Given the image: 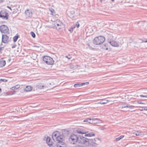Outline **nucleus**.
Instances as JSON below:
<instances>
[{
    "mask_svg": "<svg viewBox=\"0 0 147 147\" xmlns=\"http://www.w3.org/2000/svg\"><path fill=\"white\" fill-rule=\"evenodd\" d=\"M52 137L55 140H56L59 143V145H61L62 142H64L65 137L63 134L60 133L58 131L54 132L52 134Z\"/></svg>",
    "mask_w": 147,
    "mask_h": 147,
    "instance_id": "1",
    "label": "nucleus"
},
{
    "mask_svg": "<svg viewBox=\"0 0 147 147\" xmlns=\"http://www.w3.org/2000/svg\"><path fill=\"white\" fill-rule=\"evenodd\" d=\"M76 132L78 134H85V137H91L95 136L94 132H88V131L83 128L78 129L76 130Z\"/></svg>",
    "mask_w": 147,
    "mask_h": 147,
    "instance_id": "2",
    "label": "nucleus"
},
{
    "mask_svg": "<svg viewBox=\"0 0 147 147\" xmlns=\"http://www.w3.org/2000/svg\"><path fill=\"white\" fill-rule=\"evenodd\" d=\"M105 40V38L102 36H99L96 37L93 40L94 44L99 45L102 43Z\"/></svg>",
    "mask_w": 147,
    "mask_h": 147,
    "instance_id": "3",
    "label": "nucleus"
},
{
    "mask_svg": "<svg viewBox=\"0 0 147 147\" xmlns=\"http://www.w3.org/2000/svg\"><path fill=\"white\" fill-rule=\"evenodd\" d=\"M43 59L44 61L48 65H52L54 64V61L53 58L48 56H44Z\"/></svg>",
    "mask_w": 147,
    "mask_h": 147,
    "instance_id": "4",
    "label": "nucleus"
},
{
    "mask_svg": "<svg viewBox=\"0 0 147 147\" xmlns=\"http://www.w3.org/2000/svg\"><path fill=\"white\" fill-rule=\"evenodd\" d=\"M78 137L75 135H71L69 139V142L71 144H75L78 142Z\"/></svg>",
    "mask_w": 147,
    "mask_h": 147,
    "instance_id": "5",
    "label": "nucleus"
},
{
    "mask_svg": "<svg viewBox=\"0 0 147 147\" xmlns=\"http://www.w3.org/2000/svg\"><path fill=\"white\" fill-rule=\"evenodd\" d=\"M0 31L3 33L7 34L9 33V31L8 27L6 25H2L0 26Z\"/></svg>",
    "mask_w": 147,
    "mask_h": 147,
    "instance_id": "6",
    "label": "nucleus"
},
{
    "mask_svg": "<svg viewBox=\"0 0 147 147\" xmlns=\"http://www.w3.org/2000/svg\"><path fill=\"white\" fill-rule=\"evenodd\" d=\"M89 139L84 137L80 136L78 137V143L81 144H86L88 145Z\"/></svg>",
    "mask_w": 147,
    "mask_h": 147,
    "instance_id": "7",
    "label": "nucleus"
},
{
    "mask_svg": "<svg viewBox=\"0 0 147 147\" xmlns=\"http://www.w3.org/2000/svg\"><path fill=\"white\" fill-rule=\"evenodd\" d=\"M54 24L55 28L58 30L61 28L63 25L62 23L58 20H57L56 21L54 22Z\"/></svg>",
    "mask_w": 147,
    "mask_h": 147,
    "instance_id": "8",
    "label": "nucleus"
},
{
    "mask_svg": "<svg viewBox=\"0 0 147 147\" xmlns=\"http://www.w3.org/2000/svg\"><path fill=\"white\" fill-rule=\"evenodd\" d=\"M0 17L3 19L7 20L8 19V13L6 12H0Z\"/></svg>",
    "mask_w": 147,
    "mask_h": 147,
    "instance_id": "9",
    "label": "nucleus"
},
{
    "mask_svg": "<svg viewBox=\"0 0 147 147\" xmlns=\"http://www.w3.org/2000/svg\"><path fill=\"white\" fill-rule=\"evenodd\" d=\"M9 37L6 35L3 34L2 38V42L3 43H6L8 42Z\"/></svg>",
    "mask_w": 147,
    "mask_h": 147,
    "instance_id": "10",
    "label": "nucleus"
},
{
    "mask_svg": "<svg viewBox=\"0 0 147 147\" xmlns=\"http://www.w3.org/2000/svg\"><path fill=\"white\" fill-rule=\"evenodd\" d=\"M96 141L95 139H89L88 142V145L90 144L91 145L95 146L96 145H97L96 143Z\"/></svg>",
    "mask_w": 147,
    "mask_h": 147,
    "instance_id": "11",
    "label": "nucleus"
},
{
    "mask_svg": "<svg viewBox=\"0 0 147 147\" xmlns=\"http://www.w3.org/2000/svg\"><path fill=\"white\" fill-rule=\"evenodd\" d=\"M44 86L41 83H39L35 86L36 90H38L44 89Z\"/></svg>",
    "mask_w": 147,
    "mask_h": 147,
    "instance_id": "12",
    "label": "nucleus"
},
{
    "mask_svg": "<svg viewBox=\"0 0 147 147\" xmlns=\"http://www.w3.org/2000/svg\"><path fill=\"white\" fill-rule=\"evenodd\" d=\"M25 13L26 16L28 17H31L33 14L32 10L29 9L26 10Z\"/></svg>",
    "mask_w": 147,
    "mask_h": 147,
    "instance_id": "13",
    "label": "nucleus"
},
{
    "mask_svg": "<svg viewBox=\"0 0 147 147\" xmlns=\"http://www.w3.org/2000/svg\"><path fill=\"white\" fill-rule=\"evenodd\" d=\"M109 43L112 46L116 47H118L119 46V44L115 41L112 40L109 42Z\"/></svg>",
    "mask_w": 147,
    "mask_h": 147,
    "instance_id": "14",
    "label": "nucleus"
},
{
    "mask_svg": "<svg viewBox=\"0 0 147 147\" xmlns=\"http://www.w3.org/2000/svg\"><path fill=\"white\" fill-rule=\"evenodd\" d=\"M93 124H96L100 123L102 122V121L101 120H99L97 118H93Z\"/></svg>",
    "mask_w": 147,
    "mask_h": 147,
    "instance_id": "15",
    "label": "nucleus"
},
{
    "mask_svg": "<svg viewBox=\"0 0 147 147\" xmlns=\"http://www.w3.org/2000/svg\"><path fill=\"white\" fill-rule=\"evenodd\" d=\"M51 138L47 136L46 138V142L47 144L49 146L52 145V142L50 141Z\"/></svg>",
    "mask_w": 147,
    "mask_h": 147,
    "instance_id": "16",
    "label": "nucleus"
},
{
    "mask_svg": "<svg viewBox=\"0 0 147 147\" xmlns=\"http://www.w3.org/2000/svg\"><path fill=\"white\" fill-rule=\"evenodd\" d=\"M32 87L30 86H27L24 89V90L26 92L30 91L32 90Z\"/></svg>",
    "mask_w": 147,
    "mask_h": 147,
    "instance_id": "17",
    "label": "nucleus"
},
{
    "mask_svg": "<svg viewBox=\"0 0 147 147\" xmlns=\"http://www.w3.org/2000/svg\"><path fill=\"white\" fill-rule=\"evenodd\" d=\"M61 145H59V143H56V146L57 147H66V144L64 143V142H62Z\"/></svg>",
    "mask_w": 147,
    "mask_h": 147,
    "instance_id": "18",
    "label": "nucleus"
},
{
    "mask_svg": "<svg viewBox=\"0 0 147 147\" xmlns=\"http://www.w3.org/2000/svg\"><path fill=\"white\" fill-rule=\"evenodd\" d=\"M6 64V62L5 60H1L0 61V67H4Z\"/></svg>",
    "mask_w": 147,
    "mask_h": 147,
    "instance_id": "19",
    "label": "nucleus"
},
{
    "mask_svg": "<svg viewBox=\"0 0 147 147\" xmlns=\"http://www.w3.org/2000/svg\"><path fill=\"white\" fill-rule=\"evenodd\" d=\"M101 100V103H102V104H106L109 101L108 100H106L105 99H102Z\"/></svg>",
    "mask_w": 147,
    "mask_h": 147,
    "instance_id": "20",
    "label": "nucleus"
},
{
    "mask_svg": "<svg viewBox=\"0 0 147 147\" xmlns=\"http://www.w3.org/2000/svg\"><path fill=\"white\" fill-rule=\"evenodd\" d=\"M19 36L18 35L16 36H14L13 38V40L14 42H16Z\"/></svg>",
    "mask_w": 147,
    "mask_h": 147,
    "instance_id": "21",
    "label": "nucleus"
},
{
    "mask_svg": "<svg viewBox=\"0 0 147 147\" xmlns=\"http://www.w3.org/2000/svg\"><path fill=\"white\" fill-rule=\"evenodd\" d=\"M124 136L123 135L121 136H120L116 138L115 139V141H118L119 140L121 139L122 138L124 137Z\"/></svg>",
    "mask_w": 147,
    "mask_h": 147,
    "instance_id": "22",
    "label": "nucleus"
},
{
    "mask_svg": "<svg viewBox=\"0 0 147 147\" xmlns=\"http://www.w3.org/2000/svg\"><path fill=\"white\" fill-rule=\"evenodd\" d=\"M81 86L80 84H75L74 85V87L75 88H79Z\"/></svg>",
    "mask_w": 147,
    "mask_h": 147,
    "instance_id": "23",
    "label": "nucleus"
},
{
    "mask_svg": "<svg viewBox=\"0 0 147 147\" xmlns=\"http://www.w3.org/2000/svg\"><path fill=\"white\" fill-rule=\"evenodd\" d=\"M88 123L91 124H93V123H92V122H93V118L90 119L89 118H88Z\"/></svg>",
    "mask_w": 147,
    "mask_h": 147,
    "instance_id": "24",
    "label": "nucleus"
},
{
    "mask_svg": "<svg viewBox=\"0 0 147 147\" xmlns=\"http://www.w3.org/2000/svg\"><path fill=\"white\" fill-rule=\"evenodd\" d=\"M102 48L103 49H106V50H107L108 49V48L107 47V45H104L102 46Z\"/></svg>",
    "mask_w": 147,
    "mask_h": 147,
    "instance_id": "25",
    "label": "nucleus"
},
{
    "mask_svg": "<svg viewBox=\"0 0 147 147\" xmlns=\"http://www.w3.org/2000/svg\"><path fill=\"white\" fill-rule=\"evenodd\" d=\"M30 34L33 38H34L35 37L36 35L35 34L34 32L32 31L30 33Z\"/></svg>",
    "mask_w": 147,
    "mask_h": 147,
    "instance_id": "26",
    "label": "nucleus"
},
{
    "mask_svg": "<svg viewBox=\"0 0 147 147\" xmlns=\"http://www.w3.org/2000/svg\"><path fill=\"white\" fill-rule=\"evenodd\" d=\"M134 107H135V106H132V105H129V104L128 105V107L127 108H129L131 109H132L134 108Z\"/></svg>",
    "mask_w": 147,
    "mask_h": 147,
    "instance_id": "27",
    "label": "nucleus"
},
{
    "mask_svg": "<svg viewBox=\"0 0 147 147\" xmlns=\"http://www.w3.org/2000/svg\"><path fill=\"white\" fill-rule=\"evenodd\" d=\"M134 134L136 136H139L140 135V133L138 131H135L134 133Z\"/></svg>",
    "mask_w": 147,
    "mask_h": 147,
    "instance_id": "28",
    "label": "nucleus"
},
{
    "mask_svg": "<svg viewBox=\"0 0 147 147\" xmlns=\"http://www.w3.org/2000/svg\"><path fill=\"white\" fill-rule=\"evenodd\" d=\"M89 84L88 82H87L85 83H83L80 84V85H81V86L84 85H87Z\"/></svg>",
    "mask_w": 147,
    "mask_h": 147,
    "instance_id": "29",
    "label": "nucleus"
},
{
    "mask_svg": "<svg viewBox=\"0 0 147 147\" xmlns=\"http://www.w3.org/2000/svg\"><path fill=\"white\" fill-rule=\"evenodd\" d=\"M128 105V104H124V105H123L121 107V108H126V107L127 108Z\"/></svg>",
    "mask_w": 147,
    "mask_h": 147,
    "instance_id": "30",
    "label": "nucleus"
},
{
    "mask_svg": "<svg viewBox=\"0 0 147 147\" xmlns=\"http://www.w3.org/2000/svg\"><path fill=\"white\" fill-rule=\"evenodd\" d=\"M74 26L77 27V28H78L79 26V24L78 22H77L76 24Z\"/></svg>",
    "mask_w": 147,
    "mask_h": 147,
    "instance_id": "31",
    "label": "nucleus"
},
{
    "mask_svg": "<svg viewBox=\"0 0 147 147\" xmlns=\"http://www.w3.org/2000/svg\"><path fill=\"white\" fill-rule=\"evenodd\" d=\"M142 24V26H144V25H146V23L145 22H143L142 21V22H140L139 23V24Z\"/></svg>",
    "mask_w": 147,
    "mask_h": 147,
    "instance_id": "32",
    "label": "nucleus"
},
{
    "mask_svg": "<svg viewBox=\"0 0 147 147\" xmlns=\"http://www.w3.org/2000/svg\"><path fill=\"white\" fill-rule=\"evenodd\" d=\"M65 57L67 58L68 59H70L71 58V56L70 55H69L68 56H66Z\"/></svg>",
    "mask_w": 147,
    "mask_h": 147,
    "instance_id": "33",
    "label": "nucleus"
},
{
    "mask_svg": "<svg viewBox=\"0 0 147 147\" xmlns=\"http://www.w3.org/2000/svg\"><path fill=\"white\" fill-rule=\"evenodd\" d=\"M75 28V26H74L71 27L70 29V30H69V31H72L73 30V29Z\"/></svg>",
    "mask_w": 147,
    "mask_h": 147,
    "instance_id": "34",
    "label": "nucleus"
},
{
    "mask_svg": "<svg viewBox=\"0 0 147 147\" xmlns=\"http://www.w3.org/2000/svg\"><path fill=\"white\" fill-rule=\"evenodd\" d=\"M1 81L3 82H7V80L5 79H0V81Z\"/></svg>",
    "mask_w": 147,
    "mask_h": 147,
    "instance_id": "35",
    "label": "nucleus"
},
{
    "mask_svg": "<svg viewBox=\"0 0 147 147\" xmlns=\"http://www.w3.org/2000/svg\"><path fill=\"white\" fill-rule=\"evenodd\" d=\"M137 103L139 104H145V103L142 102L140 101H138Z\"/></svg>",
    "mask_w": 147,
    "mask_h": 147,
    "instance_id": "36",
    "label": "nucleus"
},
{
    "mask_svg": "<svg viewBox=\"0 0 147 147\" xmlns=\"http://www.w3.org/2000/svg\"><path fill=\"white\" fill-rule=\"evenodd\" d=\"M50 11L52 13H53V11H54V9L52 8L49 9Z\"/></svg>",
    "mask_w": 147,
    "mask_h": 147,
    "instance_id": "37",
    "label": "nucleus"
},
{
    "mask_svg": "<svg viewBox=\"0 0 147 147\" xmlns=\"http://www.w3.org/2000/svg\"><path fill=\"white\" fill-rule=\"evenodd\" d=\"M140 96L141 97H147V94L146 95H140Z\"/></svg>",
    "mask_w": 147,
    "mask_h": 147,
    "instance_id": "38",
    "label": "nucleus"
},
{
    "mask_svg": "<svg viewBox=\"0 0 147 147\" xmlns=\"http://www.w3.org/2000/svg\"><path fill=\"white\" fill-rule=\"evenodd\" d=\"M16 89L19 88H20V86L19 85H17L15 86Z\"/></svg>",
    "mask_w": 147,
    "mask_h": 147,
    "instance_id": "39",
    "label": "nucleus"
},
{
    "mask_svg": "<svg viewBox=\"0 0 147 147\" xmlns=\"http://www.w3.org/2000/svg\"><path fill=\"white\" fill-rule=\"evenodd\" d=\"M83 121L84 122H88V118L85 119Z\"/></svg>",
    "mask_w": 147,
    "mask_h": 147,
    "instance_id": "40",
    "label": "nucleus"
},
{
    "mask_svg": "<svg viewBox=\"0 0 147 147\" xmlns=\"http://www.w3.org/2000/svg\"><path fill=\"white\" fill-rule=\"evenodd\" d=\"M11 89L12 90H14L16 88H15V86H13V87H12V88H11Z\"/></svg>",
    "mask_w": 147,
    "mask_h": 147,
    "instance_id": "41",
    "label": "nucleus"
},
{
    "mask_svg": "<svg viewBox=\"0 0 147 147\" xmlns=\"http://www.w3.org/2000/svg\"><path fill=\"white\" fill-rule=\"evenodd\" d=\"M101 102H102V101H100L99 102H97V103H96V104H102V103H101Z\"/></svg>",
    "mask_w": 147,
    "mask_h": 147,
    "instance_id": "42",
    "label": "nucleus"
},
{
    "mask_svg": "<svg viewBox=\"0 0 147 147\" xmlns=\"http://www.w3.org/2000/svg\"><path fill=\"white\" fill-rule=\"evenodd\" d=\"M7 7L9 8V9H10L11 10H12L11 9V8L10 7H9V6H7Z\"/></svg>",
    "mask_w": 147,
    "mask_h": 147,
    "instance_id": "43",
    "label": "nucleus"
},
{
    "mask_svg": "<svg viewBox=\"0 0 147 147\" xmlns=\"http://www.w3.org/2000/svg\"><path fill=\"white\" fill-rule=\"evenodd\" d=\"M4 0H0V3L2 2Z\"/></svg>",
    "mask_w": 147,
    "mask_h": 147,
    "instance_id": "44",
    "label": "nucleus"
},
{
    "mask_svg": "<svg viewBox=\"0 0 147 147\" xmlns=\"http://www.w3.org/2000/svg\"><path fill=\"white\" fill-rule=\"evenodd\" d=\"M132 104H134L135 103L134 102V101H132L131 102Z\"/></svg>",
    "mask_w": 147,
    "mask_h": 147,
    "instance_id": "45",
    "label": "nucleus"
},
{
    "mask_svg": "<svg viewBox=\"0 0 147 147\" xmlns=\"http://www.w3.org/2000/svg\"><path fill=\"white\" fill-rule=\"evenodd\" d=\"M144 110H146V111H147V109H145V108H144Z\"/></svg>",
    "mask_w": 147,
    "mask_h": 147,
    "instance_id": "46",
    "label": "nucleus"
},
{
    "mask_svg": "<svg viewBox=\"0 0 147 147\" xmlns=\"http://www.w3.org/2000/svg\"><path fill=\"white\" fill-rule=\"evenodd\" d=\"M1 89L0 88V92H1Z\"/></svg>",
    "mask_w": 147,
    "mask_h": 147,
    "instance_id": "47",
    "label": "nucleus"
},
{
    "mask_svg": "<svg viewBox=\"0 0 147 147\" xmlns=\"http://www.w3.org/2000/svg\"><path fill=\"white\" fill-rule=\"evenodd\" d=\"M140 110L141 111L144 110V109H143V108H142V109H140Z\"/></svg>",
    "mask_w": 147,
    "mask_h": 147,
    "instance_id": "48",
    "label": "nucleus"
},
{
    "mask_svg": "<svg viewBox=\"0 0 147 147\" xmlns=\"http://www.w3.org/2000/svg\"><path fill=\"white\" fill-rule=\"evenodd\" d=\"M11 59H9V61H11Z\"/></svg>",
    "mask_w": 147,
    "mask_h": 147,
    "instance_id": "49",
    "label": "nucleus"
},
{
    "mask_svg": "<svg viewBox=\"0 0 147 147\" xmlns=\"http://www.w3.org/2000/svg\"><path fill=\"white\" fill-rule=\"evenodd\" d=\"M144 42H147V40L145 41Z\"/></svg>",
    "mask_w": 147,
    "mask_h": 147,
    "instance_id": "50",
    "label": "nucleus"
},
{
    "mask_svg": "<svg viewBox=\"0 0 147 147\" xmlns=\"http://www.w3.org/2000/svg\"><path fill=\"white\" fill-rule=\"evenodd\" d=\"M15 47H14V46H13L12 47V48H14Z\"/></svg>",
    "mask_w": 147,
    "mask_h": 147,
    "instance_id": "51",
    "label": "nucleus"
},
{
    "mask_svg": "<svg viewBox=\"0 0 147 147\" xmlns=\"http://www.w3.org/2000/svg\"><path fill=\"white\" fill-rule=\"evenodd\" d=\"M111 0L112 1H114V0Z\"/></svg>",
    "mask_w": 147,
    "mask_h": 147,
    "instance_id": "52",
    "label": "nucleus"
}]
</instances>
